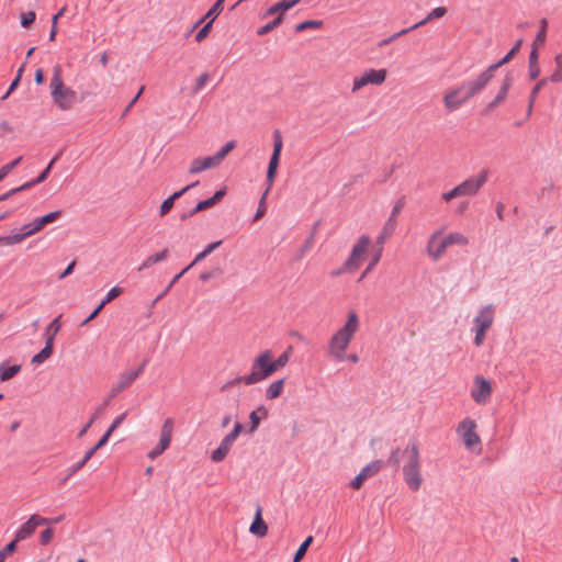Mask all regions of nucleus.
Wrapping results in <instances>:
<instances>
[{"label": "nucleus", "mask_w": 562, "mask_h": 562, "mask_svg": "<svg viewBox=\"0 0 562 562\" xmlns=\"http://www.w3.org/2000/svg\"><path fill=\"white\" fill-rule=\"evenodd\" d=\"M148 363V359H144L143 362L138 366V368L123 372L122 374L130 381L131 384L144 372L146 366Z\"/></svg>", "instance_id": "nucleus-44"}, {"label": "nucleus", "mask_w": 562, "mask_h": 562, "mask_svg": "<svg viewBox=\"0 0 562 562\" xmlns=\"http://www.w3.org/2000/svg\"><path fill=\"white\" fill-rule=\"evenodd\" d=\"M269 190L267 189L259 202V206L256 211V214L254 216V221H258L260 217L263 216V214L266 213V205H265V201H266V196L268 194Z\"/></svg>", "instance_id": "nucleus-62"}, {"label": "nucleus", "mask_w": 562, "mask_h": 562, "mask_svg": "<svg viewBox=\"0 0 562 562\" xmlns=\"http://www.w3.org/2000/svg\"><path fill=\"white\" fill-rule=\"evenodd\" d=\"M505 64L499 59L497 63L490 65L484 71L480 74L482 79L488 85L494 77V72Z\"/></svg>", "instance_id": "nucleus-45"}, {"label": "nucleus", "mask_w": 562, "mask_h": 562, "mask_svg": "<svg viewBox=\"0 0 562 562\" xmlns=\"http://www.w3.org/2000/svg\"><path fill=\"white\" fill-rule=\"evenodd\" d=\"M386 79V70L385 69H368L363 72L362 76L356 77L353 79L352 91H357L364 86L368 85H381Z\"/></svg>", "instance_id": "nucleus-8"}, {"label": "nucleus", "mask_w": 562, "mask_h": 562, "mask_svg": "<svg viewBox=\"0 0 562 562\" xmlns=\"http://www.w3.org/2000/svg\"><path fill=\"white\" fill-rule=\"evenodd\" d=\"M487 83L482 79L479 75L473 79L464 80L457 87L464 99L468 102L470 99L480 94L485 88Z\"/></svg>", "instance_id": "nucleus-9"}, {"label": "nucleus", "mask_w": 562, "mask_h": 562, "mask_svg": "<svg viewBox=\"0 0 562 562\" xmlns=\"http://www.w3.org/2000/svg\"><path fill=\"white\" fill-rule=\"evenodd\" d=\"M547 29H548V20L541 19L540 20V30L536 34L532 46L543 45L546 43Z\"/></svg>", "instance_id": "nucleus-41"}, {"label": "nucleus", "mask_w": 562, "mask_h": 562, "mask_svg": "<svg viewBox=\"0 0 562 562\" xmlns=\"http://www.w3.org/2000/svg\"><path fill=\"white\" fill-rule=\"evenodd\" d=\"M279 164H280L279 157H272V156L270 157V160L268 164V169H267V183H268L267 189L268 190H270V188L272 187V184L274 182Z\"/></svg>", "instance_id": "nucleus-33"}, {"label": "nucleus", "mask_w": 562, "mask_h": 562, "mask_svg": "<svg viewBox=\"0 0 562 562\" xmlns=\"http://www.w3.org/2000/svg\"><path fill=\"white\" fill-rule=\"evenodd\" d=\"M54 536L53 528H46L41 532L40 542L42 546H46L50 542Z\"/></svg>", "instance_id": "nucleus-63"}, {"label": "nucleus", "mask_w": 562, "mask_h": 562, "mask_svg": "<svg viewBox=\"0 0 562 562\" xmlns=\"http://www.w3.org/2000/svg\"><path fill=\"white\" fill-rule=\"evenodd\" d=\"M282 20H283V15L279 14L276 19H273L272 21L268 22L263 26L259 27L257 30V34L259 36H263L266 34L270 33L271 31H273L277 26H279L281 24Z\"/></svg>", "instance_id": "nucleus-42"}, {"label": "nucleus", "mask_w": 562, "mask_h": 562, "mask_svg": "<svg viewBox=\"0 0 562 562\" xmlns=\"http://www.w3.org/2000/svg\"><path fill=\"white\" fill-rule=\"evenodd\" d=\"M473 387L471 390V397L479 405L486 404L492 395L493 389L490 380L481 375H476L473 381Z\"/></svg>", "instance_id": "nucleus-6"}, {"label": "nucleus", "mask_w": 562, "mask_h": 562, "mask_svg": "<svg viewBox=\"0 0 562 562\" xmlns=\"http://www.w3.org/2000/svg\"><path fill=\"white\" fill-rule=\"evenodd\" d=\"M16 550L15 541H10L2 550H0V562H4L7 557Z\"/></svg>", "instance_id": "nucleus-59"}, {"label": "nucleus", "mask_w": 562, "mask_h": 562, "mask_svg": "<svg viewBox=\"0 0 562 562\" xmlns=\"http://www.w3.org/2000/svg\"><path fill=\"white\" fill-rule=\"evenodd\" d=\"M35 19L36 14L34 11L23 12L20 16V24L22 27L29 29L34 23Z\"/></svg>", "instance_id": "nucleus-49"}, {"label": "nucleus", "mask_w": 562, "mask_h": 562, "mask_svg": "<svg viewBox=\"0 0 562 562\" xmlns=\"http://www.w3.org/2000/svg\"><path fill=\"white\" fill-rule=\"evenodd\" d=\"M272 138H273V150H272V155L271 156L280 158L281 157L282 147H283V140H282L281 132L279 130H274Z\"/></svg>", "instance_id": "nucleus-46"}, {"label": "nucleus", "mask_w": 562, "mask_h": 562, "mask_svg": "<svg viewBox=\"0 0 562 562\" xmlns=\"http://www.w3.org/2000/svg\"><path fill=\"white\" fill-rule=\"evenodd\" d=\"M209 78H210V76L207 72H204L201 76H199L195 80V83L193 87V92L194 93L200 92L205 87L206 82L209 81Z\"/></svg>", "instance_id": "nucleus-57"}, {"label": "nucleus", "mask_w": 562, "mask_h": 562, "mask_svg": "<svg viewBox=\"0 0 562 562\" xmlns=\"http://www.w3.org/2000/svg\"><path fill=\"white\" fill-rule=\"evenodd\" d=\"M512 85H513V79L509 75H507L504 78L502 86L499 87V90H498L497 94L495 95V98L491 102H488L486 104V106L484 108V110L482 111L483 115L488 114L490 112H492L495 108H497L499 104H502L506 100Z\"/></svg>", "instance_id": "nucleus-14"}, {"label": "nucleus", "mask_w": 562, "mask_h": 562, "mask_svg": "<svg viewBox=\"0 0 562 562\" xmlns=\"http://www.w3.org/2000/svg\"><path fill=\"white\" fill-rule=\"evenodd\" d=\"M301 0H282L271 5L265 13L266 15H273L279 12H285L297 4Z\"/></svg>", "instance_id": "nucleus-26"}, {"label": "nucleus", "mask_w": 562, "mask_h": 562, "mask_svg": "<svg viewBox=\"0 0 562 562\" xmlns=\"http://www.w3.org/2000/svg\"><path fill=\"white\" fill-rule=\"evenodd\" d=\"M441 234L442 231L435 232L430 236L427 244V252L434 261H438L443 256L448 248V245L446 244L443 238L440 241H438V238L441 236Z\"/></svg>", "instance_id": "nucleus-13"}, {"label": "nucleus", "mask_w": 562, "mask_h": 562, "mask_svg": "<svg viewBox=\"0 0 562 562\" xmlns=\"http://www.w3.org/2000/svg\"><path fill=\"white\" fill-rule=\"evenodd\" d=\"M131 385L130 381L123 375L120 374L116 382L112 385L109 396L104 400L103 404L100 406V411L105 408L111 400L116 397L121 392L127 389Z\"/></svg>", "instance_id": "nucleus-17"}, {"label": "nucleus", "mask_w": 562, "mask_h": 562, "mask_svg": "<svg viewBox=\"0 0 562 562\" xmlns=\"http://www.w3.org/2000/svg\"><path fill=\"white\" fill-rule=\"evenodd\" d=\"M401 463L403 464L402 473L405 484L411 491L417 492L424 482V477L419 447L416 440H409L403 450L395 448L391 451L386 464L398 469Z\"/></svg>", "instance_id": "nucleus-1"}, {"label": "nucleus", "mask_w": 562, "mask_h": 562, "mask_svg": "<svg viewBox=\"0 0 562 562\" xmlns=\"http://www.w3.org/2000/svg\"><path fill=\"white\" fill-rule=\"evenodd\" d=\"M411 31H413L412 27H407V29H403L401 30L400 32L391 35L390 37H386V38H383L380 43H379V46L380 47H384L389 44H391L393 41H395L396 38L403 36V35H406L408 34Z\"/></svg>", "instance_id": "nucleus-51"}, {"label": "nucleus", "mask_w": 562, "mask_h": 562, "mask_svg": "<svg viewBox=\"0 0 562 562\" xmlns=\"http://www.w3.org/2000/svg\"><path fill=\"white\" fill-rule=\"evenodd\" d=\"M93 452L88 450L85 456L82 457V459H79L78 462H76L75 464H72L71 467H69L67 470H66V476L65 479L63 480V483H65L66 481H68L71 476H74L78 471H80L86 464L87 462L93 457Z\"/></svg>", "instance_id": "nucleus-24"}, {"label": "nucleus", "mask_w": 562, "mask_h": 562, "mask_svg": "<svg viewBox=\"0 0 562 562\" xmlns=\"http://www.w3.org/2000/svg\"><path fill=\"white\" fill-rule=\"evenodd\" d=\"M243 430V424L236 423L233 429L222 439L218 447L212 452L211 460L216 463L223 461Z\"/></svg>", "instance_id": "nucleus-5"}, {"label": "nucleus", "mask_w": 562, "mask_h": 562, "mask_svg": "<svg viewBox=\"0 0 562 562\" xmlns=\"http://www.w3.org/2000/svg\"><path fill=\"white\" fill-rule=\"evenodd\" d=\"M493 321L494 306L488 304L480 310L477 316L474 317L473 323L475 324L476 328L487 330L492 326Z\"/></svg>", "instance_id": "nucleus-16"}, {"label": "nucleus", "mask_w": 562, "mask_h": 562, "mask_svg": "<svg viewBox=\"0 0 562 562\" xmlns=\"http://www.w3.org/2000/svg\"><path fill=\"white\" fill-rule=\"evenodd\" d=\"M276 372L272 366V353L270 350L261 352L251 363V371L244 378V384H257Z\"/></svg>", "instance_id": "nucleus-4"}, {"label": "nucleus", "mask_w": 562, "mask_h": 562, "mask_svg": "<svg viewBox=\"0 0 562 562\" xmlns=\"http://www.w3.org/2000/svg\"><path fill=\"white\" fill-rule=\"evenodd\" d=\"M446 13H447V9L445 7H437V8L432 9L425 19H423L422 21L415 23L411 27L413 30H416V29H418L420 26L426 25L427 23H429L432 20L442 18Z\"/></svg>", "instance_id": "nucleus-30"}, {"label": "nucleus", "mask_w": 562, "mask_h": 562, "mask_svg": "<svg viewBox=\"0 0 562 562\" xmlns=\"http://www.w3.org/2000/svg\"><path fill=\"white\" fill-rule=\"evenodd\" d=\"M173 204H175V203L172 202V200H170L169 198H168V199H166V200L161 203V205H160V209H159V215H160V216H165V215H167V214L171 211V209L173 207Z\"/></svg>", "instance_id": "nucleus-64"}, {"label": "nucleus", "mask_w": 562, "mask_h": 562, "mask_svg": "<svg viewBox=\"0 0 562 562\" xmlns=\"http://www.w3.org/2000/svg\"><path fill=\"white\" fill-rule=\"evenodd\" d=\"M443 239H445L446 244L448 245V247H450L452 245L464 246V245H468V243H469L468 238L460 233H450Z\"/></svg>", "instance_id": "nucleus-43"}, {"label": "nucleus", "mask_w": 562, "mask_h": 562, "mask_svg": "<svg viewBox=\"0 0 562 562\" xmlns=\"http://www.w3.org/2000/svg\"><path fill=\"white\" fill-rule=\"evenodd\" d=\"M172 435V420L170 418L166 419L160 431L159 445H161L162 449H167L171 442Z\"/></svg>", "instance_id": "nucleus-28"}, {"label": "nucleus", "mask_w": 562, "mask_h": 562, "mask_svg": "<svg viewBox=\"0 0 562 562\" xmlns=\"http://www.w3.org/2000/svg\"><path fill=\"white\" fill-rule=\"evenodd\" d=\"M395 227L396 222H393V220H387L380 236L378 237V244L382 245L394 233Z\"/></svg>", "instance_id": "nucleus-38"}, {"label": "nucleus", "mask_w": 562, "mask_h": 562, "mask_svg": "<svg viewBox=\"0 0 562 562\" xmlns=\"http://www.w3.org/2000/svg\"><path fill=\"white\" fill-rule=\"evenodd\" d=\"M47 522L48 519L38 515L31 516L30 519L16 530L15 537L12 541H15L16 544L19 541L27 539L38 526L45 525Z\"/></svg>", "instance_id": "nucleus-11"}, {"label": "nucleus", "mask_w": 562, "mask_h": 562, "mask_svg": "<svg viewBox=\"0 0 562 562\" xmlns=\"http://www.w3.org/2000/svg\"><path fill=\"white\" fill-rule=\"evenodd\" d=\"M443 103L449 111L458 110L463 103H465L458 88H454L447 92L443 97Z\"/></svg>", "instance_id": "nucleus-18"}, {"label": "nucleus", "mask_w": 562, "mask_h": 562, "mask_svg": "<svg viewBox=\"0 0 562 562\" xmlns=\"http://www.w3.org/2000/svg\"><path fill=\"white\" fill-rule=\"evenodd\" d=\"M370 238L368 236H361L358 241L353 245L351 254L353 257H360L366 252L370 245Z\"/></svg>", "instance_id": "nucleus-36"}, {"label": "nucleus", "mask_w": 562, "mask_h": 562, "mask_svg": "<svg viewBox=\"0 0 562 562\" xmlns=\"http://www.w3.org/2000/svg\"><path fill=\"white\" fill-rule=\"evenodd\" d=\"M554 61L557 64V69L550 76V80L552 82H561L562 81V53H560L555 56Z\"/></svg>", "instance_id": "nucleus-48"}, {"label": "nucleus", "mask_w": 562, "mask_h": 562, "mask_svg": "<svg viewBox=\"0 0 562 562\" xmlns=\"http://www.w3.org/2000/svg\"><path fill=\"white\" fill-rule=\"evenodd\" d=\"M249 531L252 535L258 536V537H265L268 532V526L261 517V508L260 507L257 508L255 519L250 525Z\"/></svg>", "instance_id": "nucleus-21"}, {"label": "nucleus", "mask_w": 562, "mask_h": 562, "mask_svg": "<svg viewBox=\"0 0 562 562\" xmlns=\"http://www.w3.org/2000/svg\"><path fill=\"white\" fill-rule=\"evenodd\" d=\"M123 293V289L115 285L113 286L108 293L106 295L104 296V299L99 303V305L92 311V313L81 322L80 326H86L89 322H91L92 319H94L99 314L100 312L104 308V306L106 304H109L111 301H113L114 299H116L119 295H121Z\"/></svg>", "instance_id": "nucleus-15"}, {"label": "nucleus", "mask_w": 562, "mask_h": 562, "mask_svg": "<svg viewBox=\"0 0 562 562\" xmlns=\"http://www.w3.org/2000/svg\"><path fill=\"white\" fill-rule=\"evenodd\" d=\"M53 168V164H48L47 167L34 179L23 183V188H25V190H29L42 182H44L47 177L49 176V172Z\"/></svg>", "instance_id": "nucleus-37"}, {"label": "nucleus", "mask_w": 562, "mask_h": 562, "mask_svg": "<svg viewBox=\"0 0 562 562\" xmlns=\"http://www.w3.org/2000/svg\"><path fill=\"white\" fill-rule=\"evenodd\" d=\"M359 328V317L355 311L348 313L345 325L339 328L328 342V353L335 359L342 361L346 359V350Z\"/></svg>", "instance_id": "nucleus-2"}, {"label": "nucleus", "mask_w": 562, "mask_h": 562, "mask_svg": "<svg viewBox=\"0 0 562 562\" xmlns=\"http://www.w3.org/2000/svg\"><path fill=\"white\" fill-rule=\"evenodd\" d=\"M284 383H285L284 379H280V380L272 382L266 390V398L267 400L278 398L283 392Z\"/></svg>", "instance_id": "nucleus-31"}, {"label": "nucleus", "mask_w": 562, "mask_h": 562, "mask_svg": "<svg viewBox=\"0 0 562 562\" xmlns=\"http://www.w3.org/2000/svg\"><path fill=\"white\" fill-rule=\"evenodd\" d=\"M521 44H522V40H518L515 43V45L510 48V50L507 52V54L502 58V61L504 64L509 63L514 58V56L519 52Z\"/></svg>", "instance_id": "nucleus-56"}, {"label": "nucleus", "mask_w": 562, "mask_h": 562, "mask_svg": "<svg viewBox=\"0 0 562 562\" xmlns=\"http://www.w3.org/2000/svg\"><path fill=\"white\" fill-rule=\"evenodd\" d=\"M236 147L235 140L227 142L215 155H213V160L217 166L222 164L225 157Z\"/></svg>", "instance_id": "nucleus-34"}, {"label": "nucleus", "mask_w": 562, "mask_h": 562, "mask_svg": "<svg viewBox=\"0 0 562 562\" xmlns=\"http://www.w3.org/2000/svg\"><path fill=\"white\" fill-rule=\"evenodd\" d=\"M292 350V346H289L276 360L272 359V366L276 372L289 362Z\"/></svg>", "instance_id": "nucleus-39"}, {"label": "nucleus", "mask_w": 562, "mask_h": 562, "mask_svg": "<svg viewBox=\"0 0 562 562\" xmlns=\"http://www.w3.org/2000/svg\"><path fill=\"white\" fill-rule=\"evenodd\" d=\"M21 371V364L9 366L8 362L0 363V381H9Z\"/></svg>", "instance_id": "nucleus-27"}, {"label": "nucleus", "mask_w": 562, "mask_h": 562, "mask_svg": "<svg viewBox=\"0 0 562 562\" xmlns=\"http://www.w3.org/2000/svg\"><path fill=\"white\" fill-rule=\"evenodd\" d=\"M323 25L321 20H306L295 25V32H303L307 29H319Z\"/></svg>", "instance_id": "nucleus-47"}, {"label": "nucleus", "mask_w": 562, "mask_h": 562, "mask_svg": "<svg viewBox=\"0 0 562 562\" xmlns=\"http://www.w3.org/2000/svg\"><path fill=\"white\" fill-rule=\"evenodd\" d=\"M24 239L25 238L22 233H16V234L1 237L2 245H7V246L16 245Z\"/></svg>", "instance_id": "nucleus-50"}, {"label": "nucleus", "mask_w": 562, "mask_h": 562, "mask_svg": "<svg viewBox=\"0 0 562 562\" xmlns=\"http://www.w3.org/2000/svg\"><path fill=\"white\" fill-rule=\"evenodd\" d=\"M199 184V181H195L191 184H188L184 188H182L181 190L179 191H176L173 192L169 199L172 200V202L175 203L178 199H180L184 193H187L190 189L196 187Z\"/></svg>", "instance_id": "nucleus-60"}, {"label": "nucleus", "mask_w": 562, "mask_h": 562, "mask_svg": "<svg viewBox=\"0 0 562 562\" xmlns=\"http://www.w3.org/2000/svg\"><path fill=\"white\" fill-rule=\"evenodd\" d=\"M223 273V270L222 268L220 267H216L210 271H204L200 274V280L203 281V282H207L210 281L211 279L213 278H217L220 276H222Z\"/></svg>", "instance_id": "nucleus-52"}, {"label": "nucleus", "mask_w": 562, "mask_h": 562, "mask_svg": "<svg viewBox=\"0 0 562 562\" xmlns=\"http://www.w3.org/2000/svg\"><path fill=\"white\" fill-rule=\"evenodd\" d=\"M61 216V211H54L33 220L34 227L37 232L42 231L46 225L56 222Z\"/></svg>", "instance_id": "nucleus-22"}, {"label": "nucleus", "mask_w": 562, "mask_h": 562, "mask_svg": "<svg viewBox=\"0 0 562 562\" xmlns=\"http://www.w3.org/2000/svg\"><path fill=\"white\" fill-rule=\"evenodd\" d=\"M168 249L165 248L162 249L161 251L159 252H156L154 255H150L148 256L144 261L143 263L138 267V271H142L144 269H147L149 267H151L153 265H156L162 260H165L167 257H168Z\"/></svg>", "instance_id": "nucleus-29"}, {"label": "nucleus", "mask_w": 562, "mask_h": 562, "mask_svg": "<svg viewBox=\"0 0 562 562\" xmlns=\"http://www.w3.org/2000/svg\"><path fill=\"white\" fill-rule=\"evenodd\" d=\"M217 167L212 156L204 158H195L192 160L189 172L192 175L200 173L204 170Z\"/></svg>", "instance_id": "nucleus-20"}, {"label": "nucleus", "mask_w": 562, "mask_h": 562, "mask_svg": "<svg viewBox=\"0 0 562 562\" xmlns=\"http://www.w3.org/2000/svg\"><path fill=\"white\" fill-rule=\"evenodd\" d=\"M268 414H269V411L265 405H259L256 409L250 412V414H249L250 425H249V428L247 431L249 434H254L258 429V427L261 423V419L267 418Z\"/></svg>", "instance_id": "nucleus-19"}, {"label": "nucleus", "mask_w": 562, "mask_h": 562, "mask_svg": "<svg viewBox=\"0 0 562 562\" xmlns=\"http://www.w3.org/2000/svg\"><path fill=\"white\" fill-rule=\"evenodd\" d=\"M213 25V20H210L207 23H205L202 29L196 33L195 41L198 43H201L206 36L210 34Z\"/></svg>", "instance_id": "nucleus-55"}, {"label": "nucleus", "mask_w": 562, "mask_h": 562, "mask_svg": "<svg viewBox=\"0 0 562 562\" xmlns=\"http://www.w3.org/2000/svg\"><path fill=\"white\" fill-rule=\"evenodd\" d=\"M225 0H216L215 3L207 10L202 19H200L193 26L192 31L196 29L201 23H203L206 19L214 21V19L220 15L224 9Z\"/></svg>", "instance_id": "nucleus-25"}, {"label": "nucleus", "mask_w": 562, "mask_h": 562, "mask_svg": "<svg viewBox=\"0 0 562 562\" xmlns=\"http://www.w3.org/2000/svg\"><path fill=\"white\" fill-rule=\"evenodd\" d=\"M53 352H54V344L52 342L50 339H46L44 348L40 352H37L36 355L33 356L31 362L33 364H42L48 358H50Z\"/></svg>", "instance_id": "nucleus-23"}, {"label": "nucleus", "mask_w": 562, "mask_h": 562, "mask_svg": "<svg viewBox=\"0 0 562 562\" xmlns=\"http://www.w3.org/2000/svg\"><path fill=\"white\" fill-rule=\"evenodd\" d=\"M313 537L312 536H308L301 544L300 547L297 548V550L295 551L294 555H293V562H301L302 559L304 558V555L306 554V551L307 549L310 548V546L312 544L313 542Z\"/></svg>", "instance_id": "nucleus-40"}, {"label": "nucleus", "mask_w": 562, "mask_h": 562, "mask_svg": "<svg viewBox=\"0 0 562 562\" xmlns=\"http://www.w3.org/2000/svg\"><path fill=\"white\" fill-rule=\"evenodd\" d=\"M360 257H353L352 255L349 256V258L344 263V270L352 272L360 266Z\"/></svg>", "instance_id": "nucleus-53"}, {"label": "nucleus", "mask_w": 562, "mask_h": 562, "mask_svg": "<svg viewBox=\"0 0 562 562\" xmlns=\"http://www.w3.org/2000/svg\"><path fill=\"white\" fill-rule=\"evenodd\" d=\"M236 147L235 140L227 142L215 155H213V160L217 166L222 164L225 157Z\"/></svg>", "instance_id": "nucleus-35"}, {"label": "nucleus", "mask_w": 562, "mask_h": 562, "mask_svg": "<svg viewBox=\"0 0 562 562\" xmlns=\"http://www.w3.org/2000/svg\"><path fill=\"white\" fill-rule=\"evenodd\" d=\"M476 423L467 417L458 426L457 432L461 436L464 446L472 449L481 442L479 435L475 432Z\"/></svg>", "instance_id": "nucleus-7"}, {"label": "nucleus", "mask_w": 562, "mask_h": 562, "mask_svg": "<svg viewBox=\"0 0 562 562\" xmlns=\"http://www.w3.org/2000/svg\"><path fill=\"white\" fill-rule=\"evenodd\" d=\"M49 89L53 103L61 111L70 110L77 101L76 91L65 86L61 68L58 65L54 67Z\"/></svg>", "instance_id": "nucleus-3"}, {"label": "nucleus", "mask_w": 562, "mask_h": 562, "mask_svg": "<svg viewBox=\"0 0 562 562\" xmlns=\"http://www.w3.org/2000/svg\"><path fill=\"white\" fill-rule=\"evenodd\" d=\"M383 465H384V462L382 460H374V461L370 462L369 464L363 467L361 469V471L359 472V474L350 482V486L353 490H359L362 486L363 482L368 477L373 476L376 473H379L380 470L383 468Z\"/></svg>", "instance_id": "nucleus-12"}, {"label": "nucleus", "mask_w": 562, "mask_h": 562, "mask_svg": "<svg viewBox=\"0 0 562 562\" xmlns=\"http://www.w3.org/2000/svg\"><path fill=\"white\" fill-rule=\"evenodd\" d=\"M488 178V171L483 169L477 176L471 177L461 182L459 188L461 189L462 195H475L480 189L486 183Z\"/></svg>", "instance_id": "nucleus-10"}, {"label": "nucleus", "mask_w": 562, "mask_h": 562, "mask_svg": "<svg viewBox=\"0 0 562 562\" xmlns=\"http://www.w3.org/2000/svg\"><path fill=\"white\" fill-rule=\"evenodd\" d=\"M458 196H462L461 189L459 186L454 187L452 190L442 193L441 199L446 202H449Z\"/></svg>", "instance_id": "nucleus-61"}, {"label": "nucleus", "mask_w": 562, "mask_h": 562, "mask_svg": "<svg viewBox=\"0 0 562 562\" xmlns=\"http://www.w3.org/2000/svg\"><path fill=\"white\" fill-rule=\"evenodd\" d=\"M360 257H353L352 255L349 256V258L344 263V270L352 272L360 266Z\"/></svg>", "instance_id": "nucleus-54"}, {"label": "nucleus", "mask_w": 562, "mask_h": 562, "mask_svg": "<svg viewBox=\"0 0 562 562\" xmlns=\"http://www.w3.org/2000/svg\"><path fill=\"white\" fill-rule=\"evenodd\" d=\"M61 315H58L55 317L46 327L44 331V337L46 339H50L54 344L56 335L60 331L61 323H60Z\"/></svg>", "instance_id": "nucleus-32"}, {"label": "nucleus", "mask_w": 562, "mask_h": 562, "mask_svg": "<svg viewBox=\"0 0 562 562\" xmlns=\"http://www.w3.org/2000/svg\"><path fill=\"white\" fill-rule=\"evenodd\" d=\"M405 205V200L404 198H401L398 199L393 209H392V212H391V215L389 217V220H393V222H396V217L398 216V214L402 212L403 207Z\"/></svg>", "instance_id": "nucleus-58"}]
</instances>
